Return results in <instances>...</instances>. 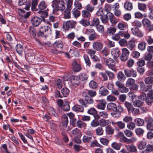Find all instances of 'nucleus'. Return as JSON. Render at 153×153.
I'll return each mask as SVG.
<instances>
[{"mask_svg": "<svg viewBox=\"0 0 153 153\" xmlns=\"http://www.w3.org/2000/svg\"><path fill=\"white\" fill-rule=\"evenodd\" d=\"M107 109L111 112V114L114 118H119L121 115V113L123 112L124 109L120 105L117 106L114 103H110L107 106Z\"/></svg>", "mask_w": 153, "mask_h": 153, "instance_id": "nucleus-1", "label": "nucleus"}, {"mask_svg": "<svg viewBox=\"0 0 153 153\" xmlns=\"http://www.w3.org/2000/svg\"><path fill=\"white\" fill-rule=\"evenodd\" d=\"M52 30L51 28L47 26H43L40 27L39 31L37 33L38 37H46L51 34Z\"/></svg>", "mask_w": 153, "mask_h": 153, "instance_id": "nucleus-2", "label": "nucleus"}, {"mask_svg": "<svg viewBox=\"0 0 153 153\" xmlns=\"http://www.w3.org/2000/svg\"><path fill=\"white\" fill-rule=\"evenodd\" d=\"M57 104L61 109L65 111H69L70 109V102L66 100L64 101L62 99H58L57 102Z\"/></svg>", "mask_w": 153, "mask_h": 153, "instance_id": "nucleus-3", "label": "nucleus"}, {"mask_svg": "<svg viewBox=\"0 0 153 153\" xmlns=\"http://www.w3.org/2000/svg\"><path fill=\"white\" fill-rule=\"evenodd\" d=\"M67 4V8L64 11L63 15L65 19H69L71 17V11L72 8L73 1L72 0H65Z\"/></svg>", "mask_w": 153, "mask_h": 153, "instance_id": "nucleus-4", "label": "nucleus"}, {"mask_svg": "<svg viewBox=\"0 0 153 153\" xmlns=\"http://www.w3.org/2000/svg\"><path fill=\"white\" fill-rule=\"evenodd\" d=\"M140 90L143 92H150L153 91L152 89V85H147L145 84L143 82H140L139 83Z\"/></svg>", "mask_w": 153, "mask_h": 153, "instance_id": "nucleus-5", "label": "nucleus"}, {"mask_svg": "<svg viewBox=\"0 0 153 153\" xmlns=\"http://www.w3.org/2000/svg\"><path fill=\"white\" fill-rule=\"evenodd\" d=\"M76 22L75 21L69 20L66 22H64L63 27L64 29L68 30L70 28H75Z\"/></svg>", "mask_w": 153, "mask_h": 153, "instance_id": "nucleus-6", "label": "nucleus"}, {"mask_svg": "<svg viewBox=\"0 0 153 153\" xmlns=\"http://www.w3.org/2000/svg\"><path fill=\"white\" fill-rule=\"evenodd\" d=\"M126 87L129 88L130 89H132L137 90L138 88V85L135 84V80L131 78H128L126 82Z\"/></svg>", "mask_w": 153, "mask_h": 153, "instance_id": "nucleus-7", "label": "nucleus"}, {"mask_svg": "<svg viewBox=\"0 0 153 153\" xmlns=\"http://www.w3.org/2000/svg\"><path fill=\"white\" fill-rule=\"evenodd\" d=\"M105 64L109 68L115 72H116L117 70L115 68L116 62L113 59L111 58L107 59L105 60Z\"/></svg>", "mask_w": 153, "mask_h": 153, "instance_id": "nucleus-8", "label": "nucleus"}, {"mask_svg": "<svg viewBox=\"0 0 153 153\" xmlns=\"http://www.w3.org/2000/svg\"><path fill=\"white\" fill-rule=\"evenodd\" d=\"M85 33L87 35H89L88 38L90 41H93L97 37V34L94 29H86Z\"/></svg>", "mask_w": 153, "mask_h": 153, "instance_id": "nucleus-9", "label": "nucleus"}, {"mask_svg": "<svg viewBox=\"0 0 153 153\" xmlns=\"http://www.w3.org/2000/svg\"><path fill=\"white\" fill-rule=\"evenodd\" d=\"M146 124V128L150 131H153V118L151 117H147L145 119Z\"/></svg>", "mask_w": 153, "mask_h": 153, "instance_id": "nucleus-10", "label": "nucleus"}, {"mask_svg": "<svg viewBox=\"0 0 153 153\" xmlns=\"http://www.w3.org/2000/svg\"><path fill=\"white\" fill-rule=\"evenodd\" d=\"M129 54V51L126 48H124L122 50V53L120 56V59L123 61L125 62L128 59Z\"/></svg>", "mask_w": 153, "mask_h": 153, "instance_id": "nucleus-11", "label": "nucleus"}, {"mask_svg": "<svg viewBox=\"0 0 153 153\" xmlns=\"http://www.w3.org/2000/svg\"><path fill=\"white\" fill-rule=\"evenodd\" d=\"M97 105L96 107L98 109L104 110L105 109L106 104L105 100L103 99L100 100H96Z\"/></svg>", "mask_w": 153, "mask_h": 153, "instance_id": "nucleus-12", "label": "nucleus"}, {"mask_svg": "<svg viewBox=\"0 0 153 153\" xmlns=\"http://www.w3.org/2000/svg\"><path fill=\"white\" fill-rule=\"evenodd\" d=\"M142 23L144 27L149 28L148 30L149 31L153 30V25H151V22L148 19H143L142 21Z\"/></svg>", "mask_w": 153, "mask_h": 153, "instance_id": "nucleus-13", "label": "nucleus"}, {"mask_svg": "<svg viewBox=\"0 0 153 153\" xmlns=\"http://www.w3.org/2000/svg\"><path fill=\"white\" fill-rule=\"evenodd\" d=\"M146 95L145 101L148 105L150 106L153 102V91L148 92Z\"/></svg>", "mask_w": 153, "mask_h": 153, "instance_id": "nucleus-14", "label": "nucleus"}, {"mask_svg": "<svg viewBox=\"0 0 153 153\" xmlns=\"http://www.w3.org/2000/svg\"><path fill=\"white\" fill-rule=\"evenodd\" d=\"M42 19L36 16L33 17L31 18L30 22L33 26L37 27L41 23Z\"/></svg>", "mask_w": 153, "mask_h": 153, "instance_id": "nucleus-15", "label": "nucleus"}, {"mask_svg": "<svg viewBox=\"0 0 153 153\" xmlns=\"http://www.w3.org/2000/svg\"><path fill=\"white\" fill-rule=\"evenodd\" d=\"M131 31L134 35L138 37L141 38L143 36V33L138 27H133L131 29Z\"/></svg>", "mask_w": 153, "mask_h": 153, "instance_id": "nucleus-16", "label": "nucleus"}, {"mask_svg": "<svg viewBox=\"0 0 153 153\" xmlns=\"http://www.w3.org/2000/svg\"><path fill=\"white\" fill-rule=\"evenodd\" d=\"M116 30L115 27L111 26L107 28L106 32H104L103 33V35L106 36L107 34L110 36L113 35L116 32Z\"/></svg>", "mask_w": 153, "mask_h": 153, "instance_id": "nucleus-17", "label": "nucleus"}, {"mask_svg": "<svg viewBox=\"0 0 153 153\" xmlns=\"http://www.w3.org/2000/svg\"><path fill=\"white\" fill-rule=\"evenodd\" d=\"M92 47L95 51H100L102 48L103 45L101 42L96 41L93 43Z\"/></svg>", "mask_w": 153, "mask_h": 153, "instance_id": "nucleus-18", "label": "nucleus"}, {"mask_svg": "<svg viewBox=\"0 0 153 153\" xmlns=\"http://www.w3.org/2000/svg\"><path fill=\"white\" fill-rule=\"evenodd\" d=\"M71 82L73 85L75 87L79 85L82 83L78 75L72 76Z\"/></svg>", "mask_w": 153, "mask_h": 153, "instance_id": "nucleus-19", "label": "nucleus"}, {"mask_svg": "<svg viewBox=\"0 0 153 153\" xmlns=\"http://www.w3.org/2000/svg\"><path fill=\"white\" fill-rule=\"evenodd\" d=\"M119 140L121 142L126 143H130L131 142L132 140L130 139H127L123 133L120 132L119 133Z\"/></svg>", "mask_w": 153, "mask_h": 153, "instance_id": "nucleus-20", "label": "nucleus"}, {"mask_svg": "<svg viewBox=\"0 0 153 153\" xmlns=\"http://www.w3.org/2000/svg\"><path fill=\"white\" fill-rule=\"evenodd\" d=\"M72 65L73 70L74 72H79L81 70L82 68L81 65L78 64L75 60L72 62Z\"/></svg>", "mask_w": 153, "mask_h": 153, "instance_id": "nucleus-21", "label": "nucleus"}, {"mask_svg": "<svg viewBox=\"0 0 153 153\" xmlns=\"http://www.w3.org/2000/svg\"><path fill=\"white\" fill-rule=\"evenodd\" d=\"M108 14H109L108 16L111 24L114 25H116L118 22L117 19L115 17L112 13L108 11Z\"/></svg>", "mask_w": 153, "mask_h": 153, "instance_id": "nucleus-22", "label": "nucleus"}, {"mask_svg": "<svg viewBox=\"0 0 153 153\" xmlns=\"http://www.w3.org/2000/svg\"><path fill=\"white\" fill-rule=\"evenodd\" d=\"M124 31H120L118 33L113 35L112 36V39L114 40L118 41L120 38L123 37Z\"/></svg>", "mask_w": 153, "mask_h": 153, "instance_id": "nucleus-23", "label": "nucleus"}, {"mask_svg": "<svg viewBox=\"0 0 153 153\" xmlns=\"http://www.w3.org/2000/svg\"><path fill=\"white\" fill-rule=\"evenodd\" d=\"M99 93L100 95L105 96L108 95L109 92L104 86H102L100 88Z\"/></svg>", "mask_w": 153, "mask_h": 153, "instance_id": "nucleus-24", "label": "nucleus"}, {"mask_svg": "<svg viewBox=\"0 0 153 153\" xmlns=\"http://www.w3.org/2000/svg\"><path fill=\"white\" fill-rule=\"evenodd\" d=\"M136 40L134 39L130 40L127 44V47L130 50H132L134 48L135 46V42Z\"/></svg>", "mask_w": 153, "mask_h": 153, "instance_id": "nucleus-25", "label": "nucleus"}, {"mask_svg": "<svg viewBox=\"0 0 153 153\" xmlns=\"http://www.w3.org/2000/svg\"><path fill=\"white\" fill-rule=\"evenodd\" d=\"M72 135L75 137H81L82 134L80 130L77 128H76L73 129L71 132Z\"/></svg>", "mask_w": 153, "mask_h": 153, "instance_id": "nucleus-26", "label": "nucleus"}, {"mask_svg": "<svg viewBox=\"0 0 153 153\" xmlns=\"http://www.w3.org/2000/svg\"><path fill=\"white\" fill-rule=\"evenodd\" d=\"M72 110L76 112H82L84 111L83 107L80 105H75L72 107Z\"/></svg>", "mask_w": 153, "mask_h": 153, "instance_id": "nucleus-27", "label": "nucleus"}, {"mask_svg": "<svg viewBox=\"0 0 153 153\" xmlns=\"http://www.w3.org/2000/svg\"><path fill=\"white\" fill-rule=\"evenodd\" d=\"M124 7L126 10L128 11H131L133 9L132 4L130 2L126 1L124 3Z\"/></svg>", "mask_w": 153, "mask_h": 153, "instance_id": "nucleus-28", "label": "nucleus"}, {"mask_svg": "<svg viewBox=\"0 0 153 153\" xmlns=\"http://www.w3.org/2000/svg\"><path fill=\"white\" fill-rule=\"evenodd\" d=\"M78 76L81 83L82 82H86L89 77L87 74L84 73L80 74Z\"/></svg>", "mask_w": 153, "mask_h": 153, "instance_id": "nucleus-29", "label": "nucleus"}, {"mask_svg": "<svg viewBox=\"0 0 153 153\" xmlns=\"http://www.w3.org/2000/svg\"><path fill=\"white\" fill-rule=\"evenodd\" d=\"M53 46L56 49L61 50L63 47V44L61 41H56L53 44Z\"/></svg>", "mask_w": 153, "mask_h": 153, "instance_id": "nucleus-30", "label": "nucleus"}, {"mask_svg": "<svg viewBox=\"0 0 153 153\" xmlns=\"http://www.w3.org/2000/svg\"><path fill=\"white\" fill-rule=\"evenodd\" d=\"M125 147L128 152H137V149L136 147L133 144L128 145H126Z\"/></svg>", "mask_w": 153, "mask_h": 153, "instance_id": "nucleus-31", "label": "nucleus"}, {"mask_svg": "<svg viewBox=\"0 0 153 153\" xmlns=\"http://www.w3.org/2000/svg\"><path fill=\"white\" fill-rule=\"evenodd\" d=\"M29 33L30 36L35 38L37 35L36 29L33 26H30L29 29Z\"/></svg>", "mask_w": 153, "mask_h": 153, "instance_id": "nucleus-32", "label": "nucleus"}, {"mask_svg": "<svg viewBox=\"0 0 153 153\" xmlns=\"http://www.w3.org/2000/svg\"><path fill=\"white\" fill-rule=\"evenodd\" d=\"M120 51L118 48H113L111 49V53L114 57L117 58L119 56Z\"/></svg>", "mask_w": 153, "mask_h": 153, "instance_id": "nucleus-33", "label": "nucleus"}, {"mask_svg": "<svg viewBox=\"0 0 153 153\" xmlns=\"http://www.w3.org/2000/svg\"><path fill=\"white\" fill-rule=\"evenodd\" d=\"M82 95L85 97L87 105H88V104H92L94 103L93 99L87 96L86 92H83Z\"/></svg>", "mask_w": 153, "mask_h": 153, "instance_id": "nucleus-34", "label": "nucleus"}, {"mask_svg": "<svg viewBox=\"0 0 153 153\" xmlns=\"http://www.w3.org/2000/svg\"><path fill=\"white\" fill-rule=\"evenodd\" d=\"M16 51L17 53L20 55H21L24 51L23 46L20 44H17L15 47Z\"/></svg>", "mask_w": 153, "mask_h": 153, "instance_id": "nucleus-35", "label": "nucleus"}, {"mask_svg": "<svg viewBox=\"0 0 153 153\" xmlns=\"http://www.w3.org/2000/svg\"><path fill=\"white\" fill-rule=\"evenodd\" d=\"M117 78L118 80L120 81H124L126 77L123 73L122 71H119L117 75Z\"/></svg>", "mask_w": 153, "mask_h": 153, "instance_id": "nucleus-36", "label": "nucleus"}, {"mask_svg": "<svg viewBox=\"0 0 153 153\" xmlns=\"http://www.w3.org/2000/svg\"><path fill=\"white\" fill-rule=\"evenodd\" d=\"M134 122L135 125L138 126H143L144 123V120L139 118L135 119Z\"/></svg>", "mask_w": 153, "mask_h": 153, "instance_id": "nucleus-37", "label": "nucleus"}, {"mask_svg": "<svg viewBox=\"0 0 153 153\" xmlns=\"http://www.w3.org/2000/svg\"><path fill=\"white\" fill-rule=\"evenodd\" d=\"M82 16L84 18L89 19L91 17V14L88 10H83L82 11Z\"/></svg>", "mask_w": 153, "mask_h": 153, "instance_id": "nucleus-38", "label": "nucleus"}, {"mask_svg": "<svg viewBox=\"0 0 153 153\" xmlns=\"http://www.w3.org/2000/svg\"><path fill=\"white\" fill-rule=\"evenodd\" d=\"M100 21L98 18L95 17L93 18V20L91 22V24L90 26H92L97 27L99 25Z\"/></svg>", "mask_w": 153, "mask_h": 153, "instance_id": "nucleus-39", "label": "nucleus"}, {"mask_svg": "<svg viewBox=\"0 0 153 153\" xmlns=\"http://www.w3.org/2000/svg\"><path fill=\"white\" fill-rule=\"evenodd\" d=\"M146 44L144 41L139 43L138 45V49L140 51H143L145 50Z\"/></svg>", "mask_w": 153, "mask_h": 153, "instance_id": "nucleus-40", "label": "nucleus"}, {"mask_svg": "<svg viewBox=\"0 0 153 153\" xmlns=\"http://www.w3.org/2000/svg\"><path fill=\"white\" fill-rule=\"evenodd\" d=\"M61 93L63 97H66L68 96L70 90L68 88L64 87L61 90Z\"/></svg>", "mask_w": 153, "mask_h": 153, "instance_id": "nucleus-41", "label": "nucleus"}, {"mask_svg": "<svg viewBox=\"0 0 153 153\" xmlns=\"http://www.w3.org/2000/svg\"><path fill=\"white\" fill-rule=\"evenodd\" d=\"M68 123V117L66 114H64L62 118V123L63 126L67 127Z\"/></svg>", "mask_w": 153, "mask_h": 153, "instance_id": "nucleus-42", "label": "nucleus"}, {"mask_svg": "<svg viewBox=\"0 0 153 153\" xmlns=\"http://www.w3.org/2000/svg\"><path fill=\"white\" fill-rule=\"evenodd\" d=\"M93 137L84 135L82 138V141L85 143H91L93 141Z\"/></svg>", "mask_w": 153, "mask_h": 153, "instance_id": "nucleus-43", "label": "nucleus"}, {"mask_svg": "<svg viewBox=\"0 0 153 153\" xmlns=\"http://www.w3.org/2000/svg\"><path fill=\"white\" fill-rule=\"evenodd\" d=\"M108 11L107 12V14L104 15L101 17H100V19L102 22L104 24H106L108 23V22L109 19L108 18Z\"/></svg>", "mask_w": 153, "mask_h": 153, "instance_id": "nucleus-44", "label": "nucleus"}, {"mask_svg": "<svg viewBox=\"0 0 153 153\" xmlns=\"http://www.w3.org/2000/svg\"><path fill=\"white\" fill-rule=\"evenodd\" d=\"M153 152V145L148 144L146 147V149L143 151V153H150Z\"/></svg>", "mask_w": 153, "mask_h": 153, "instance_id": "nucleus-45", "label": "nucleus"}, {"mask_svg": "<svg viewBox=\"0 0 153 153\" xmlns=\"http://www.w3.org/2000/svg\"><path fill=\"white\" fill-rule=\"evenodd\" d=\"M82 18L79 21V23L84 27H86L90 25V22L89 19Z\"/></svg>", "mask_w": 153, "mask_h": 153, "instance_id": "nucleus-46", "label": "nucleus"}, {"mask_svg": "<svg viewBox=\"0 0 153 153\" xmlns=\"http://www.w3.org/2000/svg\"><path fill=\"white\" fill-rule=\"evenodd\" d=\"M83 58L86 66L88 67H90L91 63L90 59L88 55L86 54H84L83 55Z\"/></svg>", "mask_w": 153, "mask_h": 153, "instance_id": "nucleus-47", "label": "nucleus"}, {"mask_svg": "<svg viewBox=\"0 0 153 153\" xmlns=\"http://www.w3.org/2000/svg\"><path fill=\"white\" fill-rule=\"evenodd\" d=\"M87 124L82 120H78L76 121V126L82 128L86 126Z\"/></svg>", "mask_w": 153, "mask_h": 153, "instance_id": "nucleus-48", "label": "nucleus"}, {"mask_svg": "<svg viewBox=\"0 0 153 153\" xmlns=\"http://www.w3.org/2000/svg\"><path fill=\"white\" fill-rule=\"evenodd\" d=\"M89 87L93 89H95L98 87V85L97 83L94 80H91L89 84Z\"/></svg>", "mask_w": 153, "mask_h": 153, "instance_id": "nucleus-49", "label": "nucleus"}, {"mask_svg": "<svg viewBox=\"0 0 153 153\" xmlns=\"http://www.w3.org/2000/svg\"><path fill=\"white\" fill-rule=\"evenodd\" d=\"M140 111L138 108H134L133 107L128 113L129 114H132L133 115H137L139 114Z\"/></svg>", "mask_w": 153, "mask_h": 153, "instance_id": "nucleus-50", "label": "nucleus"}, {"mask_svg": "<svg viewBox=\"0 0 153 153\" xmlns=\"http://www.w3.org/2000/svg\"><path fill=\"white\" fill-rule=\"evenodd\" d=\"M125 106L127 108L128 112L129 113L133 108V105L131 103L128 101H126L124 104Z\"/></svg>", "mask_w": 153, "mask_h": 153, "instance_id": "nucleus-51", "label": "nucleus"}, {"mask_svg": "<svg viewBox=\"0 0 153 153\" xmlns=\"http://www.w3.org/2000/svg\"><path fill=\"white\" fill-rule=\"evenodd\" d=\"M147 143L145 141H141L138 146V148L140 150H142L146 148Z\"/></svg>", "mask_w": 153, "mask_h": 153, "instance_id": "nucleus-52", "label": "nucleus"}, {"mask_svg": "<svg viewBox=\"0 0 153 153\" xmlns=\"http://www.w3.org/2000/svg\"><path fill=\"white\" fill-rule=\"evenodd\" d=\"M77 9L74 8L72 11L73 15L76 18L78 17L80 15V12Z\"/></svg>", "mask_w": 153, "mask_h": 153, "instance_id": "nucleus-53", "label": "nucleus"}, {"mask_svg": "<svg viewBox=\"0 0 153 153\" xmlns=\"http://www.w3.org/2000/svg\"><path fill=\"white\" fill-rule=\"evenodd\" d=\"M74 5L75 7V8L79 10H81L82 8L81 3L78 1H76V0L74 1Z\"/></svg>", "mask_w": 153, "mask_h": 153, "instance_id": "nucleus-54", "label": "nucleus"}, {"mask_svg": "<svg viewBox=\"0 0 153 153\" xmlns=\"http://www.w3.org/2000/svg\"><path fill=\"white\" fill-rule=\"evenodd\" d=\"M47 5L44 1H42L38 5V7L40 10H44L47 7Z\"/></svg>", "mask_w": 153, "mask_h": 153, "instance_id": "nucleus-55", "label": "nucleus"}, {"mask_svg": "<svg viewBox=\"0 0 153 153\" xmlns=\"http://www.w3.org/2000/svg\"><path fill=\"white\" fill-rule=\"evenodd\" d=\"M144 82L146 84L148 85H152L153 82V77H147L144 79Z\"/></svg>", "mask_w": 153, "mask_h": 153, "instance_id": "nucleus-56", "label": "nucleus"}, {"mask_svg": "<svg viewBox=\"0 0 153 153\" xmlns=\"http://www.w3.org/2000/svg\"><path fill=\"white\" fill-rule=\"evenodd\" d=\"M127 25L126 24L119 22L117 25V27L120 30H124L126 29Z\"/></svg>", "mask_w": 153, "mask_h": 153, "instance_id": "nucleus-57", "label": "nucleus"}, {"mask_svg": "<svg viewBox=\"0 0 153 153\" xmlns=\"http://www.w3.org/2000/svg\"><path fill=\"white\" fill-rule=\"evenodd\" d=\"M60 3V0H54L52 2V6L56 10Z\"/></svg>", "mask_w": 153, "mask_h": 153, "instance_id": "nucleus-58", "label": "nucleus"}, {"mask_svg": "<svg viewBox=\"0 0 153 153\" xmlns=\"http://www.w3.org/2000/svg\"><path fill=\"white\" fill-rule=\"evenodd\" d=\"M135 132L137 135L138 136H142L144 132V131L141 128H137L135 129Z\"/></svg>", "mask_w": 153, "mask_h": 153, "instance_id": "nucleus-59", "label": "nucleus"}, {"mask_svg": "<svg viewBox=\"0 0 153 153\" xmlns=\"http://www.w3.org/2000/svg\"><path fill=\"white\" fill-rule=\"evenodd\" d=\"M138 9L141 11H145L146 9V5L145 4L139 3L138 4Z\"/></svg>", "mask_w": 153, "mask_h": 153, "instance_id": "nucleus-60", "label": "nucleus"}, {"mask_svg": "<svg viewBox=\"0 0 153 153\" xmlns=\"http://www.w3.org/2000/svg\"><path fill=\"white\" fill-rule=\"evenodd\" d=\"M86 53L89 55L91 57L94 55L96 53V51L95 50L91 49H86Z\"/></svg>", "mask_w": 153, "mask_h": 153, "instance_id": "nucleus-61", "label": "nucleus"}, {"mask_svg": "<svg viewBox=\"0 0 153 153\" xmlns=\"http://www.w3.org/2000/svg\"><path fill=\"white\" fill-rule=\"evenodd\" d=\"M144 102L139 100H137L133 102L134 106L137 107H140L143 105Z\"/></svg>", "mask_w": 153, "mask_h": 153, "instance_id": "nucleus-62", "label": "nucleus"}, {"mask_svg": "<svg viewBox=\"0 0 153 153\" xmlns=\"http://www.w3.org/2000/svg\"><path fill=\"white\" fill-rule=\"evenodd\" d=\"M87 113L89 114L93 115L96 114H97V111L95 108L92 107L88 110Z\"/></svg>", "mask_w": 153, "mask_h": 153, "instance_id": "nucleus-63", "label": "nucleus"}, {"mask_svg": "<svg viewBox=\"0 0 153 153\" xmlns=\"http://www.w3.org/2000/svg\"><path fill=\"white\" fill-rule=\"evenodd\" d=\"M95 130L97 135H101L103 134L104 131L102 127H99Z\"/></svg>", "mask_w": 153, "mask_h": 153, "instance_id": "nucleus-64", "label": "nucleus"}]
</instances>
